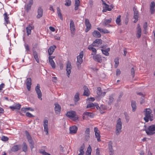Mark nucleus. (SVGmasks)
I'll return each instance as SVG.
<instances>
[{
	"label": "nucleus",
	"mask_w": 155,
	"mask_h": 155,
	"mask_svg": "<svg viewBox=\"0 0 155 155\" xmlns=\"http://www.w3.org/2000/svg\"><path fill=\"white\" fill-rule=\"evenodd\" d=\"M25 134L28 141L30 144V148L32 150L34 147V143L29 133L26 130L25 131Z\"/></svg>",
	"instance_id": "obj_3"
},
{
	"label": "nucleus",
	"mask_w": 155,
	"mask_h": 155,
	"mask_svg": "<svg viewBox=\"0 0 155 155\" xmlns=\"http://www.w3.org/2000/svg\"><path fill=\"white\" fill-rule=\"evenodd\" d=\"M66 3L64 5L65 6H69L71 5V0H65Z\"/></svg>",
	"instance_id": "obj_49"
},
{
	"label": "nucleus",
	"mask_w": 155,
	"mask_h": 155,
	"mask_svg": "<svg viewBox=\"0 0 155 155\" xmlns=\"http://www.w3.org/2000/svg\"><path fill=\"white\" fill-rule=\"evenodd\" d=\"M57 14L58 17L60 18V19L61 20H63V18L62 15L61 13V10L59 8V7H57Z\"/></svg>",
	"instance_id": "obj_38"
},
{
	"label": "nucleus",
	"mask_w": 155,
	"mask_h": 155,
	"mask_svg": "<svg viewBox=\"0 0 155 155\" xmlns=\"http://www.w3.org/2000/svg\"><path fill=\"white\" fill-rule=\"evenodd\" d=\"M31 79L30 78H27L26 79V84L27 88L28 91H30L31 89Z\"/></svg>",
	"instance_id": "obj_21"
},
{
	"label": "nucleus",
	"mask_w": 155,
	"mask_h": 155,
	"mask_svg": "<svg viewBox=\"0 0 155 155\" xmlns=\"http://www.w3.org/2000/svg\"><path fill=\"white\" fill-rule=\"evenodd\" d=\"M96 107V106H95V105H94L93 103H90V104H88L87 106V108H93V107Z\"/></svg>",
	"instance_id": "obj_47"
},
{
	"label": "nucleus",
	"mask_w": 155,
	"mask_h": 155,
	"mask_svg": "<svg viewBox=\"0 0 155 155\" xmlns=\"http://www.w3.org/2000/svg\"><path fill=\"white\" fill-rule=\"evenodd\" d=\"M8 15L7 14V12H5L4 14V20L6 24H10V21L8 19L9 17H8Z\"/></svg>",
	"instance_id": "obj_33"
},
{
	"label": "nucleus",
	"mask_w": 155,
	"mask_h": 155,
	"mask_svg": "<svg viewBox=\"0 0 155 155\" xmlns=\"http://www.w3.org/2000/svg\"><path fill=\"white\" fill-rule=\"evenodd\" d=\"M23 146L22 147V150L24 152H26L27 151V145L25 142L23 143Z\"/></svg>",
	"instance_id": "obj_42"
},
{
	"label": "nucleus",
	"mask_w": 155,
	"mask_h": 155,
	"mask_svg": "<svg viewBox=\"0 0 155 155\" xmlns=\"http://www.w3.org/2000/svg\"><path fill=\"white\" fill-rule=\"evenodd\" d=\"M120 17L121 15H119L118 16L116 21V23L118 25H121V23Z\"/></svg>",
	"instance_id": "obj_41"
},
{
	"label": "nucleus",
	"mask_w": 155,
	"mask_h": 155,
	"mask_svg": "<svg viewBox=\"0 0 155 155\" xmlns=\"http://www.w3.org/2000/svg\"><path fill=\"white\" fill-rule=\"evenodd\" d=\"M38 15L37 18H40L42 16L43 14V10L41 7H39L38 9Z\"/></svg>",
	"instance_id": "obj_16"
},
{
	"label": "nucleus",
	"mask_w": 155,
	"mask_h": 155,
	"mask_svg": "<svg viewBox=\"0 0 155 155\" xmlns=\"http://www.w3.org/2000/svg\"><path fill=\"white\" fill-rule=\"evenodd\" d=\"M78 127L74 125L70 127L69 128L70 133V134H74L77 133Z\"/></svg>",
	"instance_id": "obj_14"
},
{
	"label": "nucleus",
	"mask_w": 155,
	"mask_h": 155,
	"mask_svg": "<svg viewBox=\"0 0 155 155\" xmlns=\"http://www.w3.org/2000/svg\"><path fill=\"white\" fill-rule=\"evenodd\" d=\"M85 115L91 118H93L94 116V114L92 112H85L83 114V119H85Z\"/></svg>",
	"instance_id": "obj_29"
},
{
	"label": "nucleus",
	"mask_w": 155,
	"mask_h": 155,
	"mask_svg": "<svg viewBox=\"0 0 155 155\" xmlns=\"http://www.w3.org/2000/svg\"><path fill=\"white\" fill-rule=\"evenodd\" d=\"M93 59L94 61L98 62L101 63L102 62L101 56L99 54L94 55L93 56Z\"/></svg>",
	"instance_id": "obj_13"
},
{
	"label": "nucleus",
	"mask_w": 155,
	"mask_h": 155,
	"mask_svg": "<svg viewBox=\"0 0 155 155\" xmlns=\"http://www.w3.org/2000/svg\"><path fill=\"white\" fill-rule=\"evenodd\" d=\"M40 86L39 84H37V86L35 87V90L38 95V98L41 100H42L41 97L42 96V94L40 89Z\"/></svg>",
	"instance_id": "obj_7"
},
{
	"label": "nucleus",
	"mask_w": 155,
	"mask_h": 155,
	"mask_svg": "<svg viewBox=\"0 0 155 155\" xmlns=\"http://www.w3.org/2000/svg\"><path fill=\"white\" fill-rule=\"evenodd\" d=\"M102 43V40L100 39H97L94 41L92 44H91L94 47H98Z\"/></svg>",
	"instance_id": "obj_9"
},
{
	"label": "nucleus",
	"mask_w": 155,
	"mask_h": 155,
	"mask_svg": "<svg viewBox=\"0 0 155 155\" xmlns=\"http://www.w3.org/2000/svg\"><path fill=\"white\" fill-rule=\"evenodd\" d=\"M28 110H29V109L27 108H26L25 107L22 108L21 109V111H22L24 113L26 111Z\"/></svg>",
	"instance_id": "obj_59"
},
{
	"label": "nucleus",
	"mask_w": 155,
	"mask_h": 155,
	"mask_svg": "<svg viewBox=\"0 0 155 155\" xmlns=\"http://www.w3.org/2000/svg\"><path fill=\"white\" fill-rule=\"evenodd\" d=\"M80 1L79 0H75V3L74 5H80Z\"/></svg>",
	"instance_id": "obj_62"
},
{
	"label": "nucleus",
	"mask_w": 155,
	"mask_h": 155,
	"mask_svg": "<svg viewBox=\"0 0 155 155\" xmlns=\"http://www.w3.org/2000/svg\"><path fill=\"white\" fill-rule=\"evenodd\" d=\"M74 101L75 102V104L76 103V102L78 101H79L80 99L79 97V92H77L75 94L74 97Z\"/></svg>",
	"instance_id": "obj_39"
},
{
	"label": "nucleus",
	"mask_w": 155,
	"mask_h": 155,
	"mask_svg": "<svg viewBox=\"0 0 155 155\" xmlns=\"http://www.w3.org/2000/svg\"><path fill=\"white\" fill-rule=\"evenodd\" d=\"M67 117L71 118H72L76 116V113L75 111H71L68 112L66 114Z\"/></svg>",
	"instance_id": "obj_19"
},
{
	"label": "nucleus",
	"mask_w": 155,
	"mask_h": 155,
	"mask_svg": "<svg viewBox=\"0 0 155 155\" xmlns=\"http://www.w3.org/2000/svg\"><path fill=\"white\" fill-rule=\"evenodd\" d=\"M112 144V143L111 141L109 142L108 143V148L109 150V154L110 155H113L114 154V150L113 149Z\"/></svg>",
	"instance_id": "obj_25"
},
{
	"label": "nucleus",
	"mask_w": 155,
	"mask_h": 155,
	"mask_svg": "<svg viewBox=\"0 0 155 155\" xmlns=\"http://www.w3.org/2000/svg\"><path fill=\"white\" fill-rule=\"evenodd\" d=\"M131 106L132 108V111L133 112L135 111L137 109V106L136 102L135 101H131Z\"/></svg>",
	"instance_id": "obj_32"
},
{
	"label": "nucleus",
	"mask_w": 155,
	"mask_h": 155,
	"mask_svg": "<svg viewBox=\"0 0 155 155\" xmlns=\"http://www.w3.org/2000/svg\"><path fill=\"white\" fill-rule=\"evenodd\" d=\"M25 47L26 49V51L27 52L30 51V48L29 46L28 45H25Z\"/></svg>",
	"instance_id": "obj_58"
},
{
	"label": "nucleus",
	"mask_w": 155,
	"mask_h": 155,
	"mask_svg": "<svg viewBox=\"0 0 155 155\" xmlns=\"http://www.w3.org/2000/svg\"><path fill=\"white\" fill-rule=\"evenodd\" d=\"M94 46H93V45H91L88 46V48L90 50H91L93 53H92L91 54V55H95L97 53V50L96 49L93 48Z\"/></svg>",
	"instance_id": "obj_30"
},
{
	"label": "nucleus",
	"mask_w": 155,
	"mask_h": 155,
	"mask_svg": "<svg viewBox=\"0 0 155 155\" xmlns=\"http://www.w3.org/2000/svg\"><path fill=\"white\" fill-rule=\"evenodd\" d=\"M95 106L97 110L102 109L103 110H104L106 109V107L104 105H101V106L99 107L98 104H95Z\"/></svg>",
	"instance_id": "obj_37"
},
{
	"label": "nucleus",
	"mask_w": 155,
	"mask_h": 155,
	"mask_svg": "<svg viewBox=\"0 0 155 155\" xmlns=\"http://www.w3.org/2000/svg\"><path fill=\"white\" fill-rule=\"evenodd\" d=\"M110 50V48H107L105 49H101V51L102 52V53L105 55L106 56H108L109 55V53L108 52Z\"/></svg>",
	"instance_id": "obj_35"
},
{
	"label": "nucleus",
	"mask_w": 155,
	"mask_h": 155,
	"mask_svg": "<svg viewBox=\"0 0 155 155\" xmlns=\"http://www.w3.org/2000/svg\"><path fill=\"white\" fill-rule=\"evenodd\" d=\"M115 96V94H112L109 96V100L108 102V104L109 105H110L113 102Z\"/></svg>",
	"instance_id": "obj_31"
},
{
	"label": "nucleus",
	"mask_w": 155,
	"mask_h": 155,
	"mask_svg": "<svg viewBox=\"0 0 155 155\" xmlns=\"http://www.w3.org/2000/svg\"><path fill=\"white\" fill-rule=\"evenodd\" d=\"M72 68L71 63L69 61H68L66 64V68Z\"/></svg>",
	"instance_id": "obj_56"
},
{
	"label": "nucleus",
	"mask_w": 155,
	"mask_h": 155,
	"mask_svg": "<svg viewBox=\"0 0 155 155\" xmlns=\"http://www.w3.org/2000/svg\"><path fill=\"white\" fill-rule=\"evenodd\" d=\"M137 33L136 34V36L138 38H140L141 35V30L140 26L139 24L137 25Z\"/></svg>",
	"instance_id": "obj_18"
},
{
	"label": "nucleus",
	"mask_w": 155,
	"mask_h": 155,
	"mask_svg": "<svg viewBox=\"0 0 155 155\" xmlns=\"http://www.w3.org/2000/svg\"><path fill=\"white\" fill-rule=\"evenodd\" d=\"M85 25L86 26L85 31L86 32H87L91 29V25L88 19H85Z\"/></svg>",
	"instance_id": "obj_10"
},
{
	"label": "nucleus",
	"mask_w": 155,
	"mask_h": 155,
	"mask_svg": "<svg viewBox=\"0 0 155 155\" xmlns=\"http://www.w3.org/2000/svg\"><path fill=\"white\" fill-rule=\"evenodd\" d=\"M114 61L115 63L114 67L116 68L119 64V59L118 58H116L115 59Z\"/></svg>",
	"instance_id": "obj_46"
},
{
	"label": "nucleus",
	"mask_w": 155,
	"mask_h": 155,
	"mask_svg": "<svg viewBox=\"0 0 155 155\" xmlns=\"http://www.w3.org/2000/svg\"><path fill=\"white\" fill-rule=\"evenodd\" d=\"M95 136L97 138V140L98 142H100L101 141V140L100 139L101 136L100 135V134H99V132H96L95 133Z\"/></svg>",
	"instance_id": "obj_44"
},
{
	"label": "nucleus",
	"mask_w": 155,
	"mask_h": 155,
	"mask_svg": "<svg viewBox=\"0 0 155 155\" xmlns=\"http://www.w3.org/2000/svg\"><path fill=\"white\" fill-rule=\"evenodd\" d=\"M1 140L3 141H6L8 140V138L6 137L3 136L2 137Z\"/></svg>",
	"instance_id": "obj_53"
},
{
	"label": "nucleus",
	"mask_w": 155,
	"mask_h": 155,
	"mask_svg": "<svg viewBox=\"0 0 155 155\" xmlns=\"http://www.w3.org/2000/svg\"><path fill=\"white\" fill-rule=\"evenodd\" d=\"M147 22H145L143 26V28L144 29V30L146 32V31L147 30Z\"/></svg>",
	"instance_id": "obj_55"
},
{
	"label": "nucleus",
	"mask_w": 155,
	"mask_h": 155,
	"mask_svg": "<svg viewBox=\"0 0 155 155\" xmlns=\"http://www.w3.org/2000/svg\"><path fill=\"white\" fill-rule=\"evenodd\" d=\"M150 12L151 14H153L155 12V3L154 2H151L150 4Z\"/></svg>",
	"instance_id": "obj_26"
},
{
	"label": "nucleus",
	"mask_w": 155,
	"mask_h": 155,
	"mask_svg": "<svg viewBox=\"0 0 155 155\" xmlns=\"http://www.w3.org/2000/svg\"><path fill=\"white\" fill-rule=\"evenodd\" d=\"M135 71L134 68H132L131 69V75L132 76V77L133 78L135 76Z\"/></svg>",
	"instance_id": "obj_51"
},
{
	"label": "nucleus",
	"mask_w": 155,
	"mask_h": 155,
	"mask_svg": "<svg viewBox=\"0 0 155 155\" xmlns=\"http://www.w3.org/2000/svg\"><path fill=\"white\" fill-rule=\"evenodd\" d=\"M72 68H66V70L67 71V75L69 77V75L71 72V69Z\"/></svg>",
	"instance_id": "obj_50"
},
{
	"label": "nucleus",
	"mask_w": 155,
	"mask_h": 155,
	"mask_svg": "<svg viewBox=\"0 0 155 155\" xmlns=\"http://www.w3.org/2000/svg\"><path fill=\"white\" fill-rule=\"evenodd\" d=\"M48 60L49 62L52 67L53 68H55V64L53 60H51L50 59H49Z\"/></svg>",
	"instance_id": "obj_43"
},
{
	"label": "nucleus",
	"mask_w": 155,
	"mask_h": 155,
	"mask_svg": "<svg viewBox=\"0 0 155 155\" xmlns=\"http://www.w3.org/2000/svg\"><path fill=\"white\" fill-rule=\"evenodd\" d=\"M96 154L97 155H100V150L99 148H97L96 150Z\"/></svg>",
	"instance_id": "obj_64"
},
{
	"label": "nucleus",
	"mask_w": 155,
	"mask_h": 155,
	"mask_svg": "<svg viewBox=\"0 0 155 155\" xmlns=\"http://www.w3.org/2000/svg\"><path fill=\"white\" fill-rule=\"evenodd\" d=\"M104 6L105 7L104 8L106 9V10H107L108 11H111V8H109L110 6L109 5L107 4ZM103 8H104V7Z\"/></svg>",
	"instance_id": "obj_52"
},
{
	"label": "nucleus",
	"mask_w": 155,
	"mask_h": 155,
	"mask_svg": "<svg viewBox=\"0 0 155 155\" xmlns=\"http://www.w3.org/2000/svg\"><path fill=\"white\" fill-rule=\"evenodd\" d=\"M83 57V51H82L80 53L79 55L77 57V65L78 67L79 68L81 64L83 62L82 58Z\"/></svg>",
	"instance_id": "obj_6"
},
{
	"label": "nucleus",
	"mask_w": 155,
	"mask_h": 155,
	"mask_svg": "<svg viewBox=\"0 0 155 155\" xmlns=\"http://www.w3.org/2000/svg\"><path fill=\"white\" fill-rule=\"evenodd\" d=\"M21 104H17L13 106L9 107V108L11 109L12 110L14 111L15 109L19 110L21 108Z\"/></svg>",
	"instance_id": "obj_24"
},
{
	"label": "nucleus",
	"mask_w": 155,
	"mask_h": 155,
	"mask_svg": "<svg viewBox=\"0 0 155 155\" xmlns=\"http://www.w3.org/2000/svg\"><path fill=\"white\" fill-rule=\"evenodd\" d=\"M133 9L134 13V18L135 20H137V21H138V18L139 17L138 11L137 10V9L135 7H134Z\"/></svg>",
	"instance_id": "obj_17"
},
{
	"label": "nucleus",
	"mask_w": 155,
	"mask_h": 155,
	"mask_svg": "<svg viewBox=\"0 0 155 155\" xmlns=\"http://www.w3.org/2000/svg\"><path fill=\"white\" fill-rule=\"evenodd\" d=\"M85 147V146L84 144L81 146L79 152H84V149Z\"/></svg>",
	"instance_id": "obj_54"
},
{
	"label": "nucleus",
	"mask_w": 155,
	"mask_h": 155,
	"mask_svg": "<svg viewBox=\"0 0 155 155\" xmlns=\"http://www.w3.org/2000/svg\"><path fill=\"white\" fill-rule=\"evenodd\" d=\"M55 107H54V110L55 112L57 114H59L60 113L61 107V106L58 103L54 104Z\"/></svg>",
	"instance_id": "obj_11"
},
{
	"label": "nucleus",
	"mask_w": 155,
	"mask_h": 155,
	"mask_svg": "<svg viewBox=\"0 0 155 155\" xmlns=\"http://www.w3.org/2000/svg\"><path fill=\"white\" fill-rule=\"evenodd\" d=\"M70 28L71 30V33L72 37H73L75 35V27L74 22L71 19L70 21Z\"/></svg>",
	"instance_id": "obj_5"
},
{
	"label": "nucleus",
	"mask_w": 155,
	"mask_h": 155,
	"mask_svg": "<svg viewBox=\"0 0 155 155\" xmlns=\"http://www.w3.org/2000/svg\"><path fill=\"white\" fill-rule=\"evenodd\" d=\"M56 48V46L53 45L51 46L48 49V52L49 55H51L53 53L55 49Z\"/></svg>",
	"instance_id": "obj_27"
},
{
	"label": "nucleus",
	"mask_w": 155,
	"mask_h": 155,
	"mask_svg": "<svg viewBox=\"0 0 155 155\" xmlns=\"http://www.w3.org/2000/svg\"><path fill=\"white\" fill-rule=\"evenodd\" d=\"M124 114L125 115V117L126 120V121L127 122H128L129 121V117L126 112H124Z\"/></svg>",
	"instance_id": "obj_48"
},
{
	"label": "nucleus",
	"mask_w": 155,
	"mask_h": 155,
	"mask_svg": "<svg viewBox=\"0 0 155 155\" xmlns=\"http://www.w3.org/2000/svg\"><path fill=\"white\" fill-rule=\"evenodd\" d=\"M40 153L42 154L43 155H50V154L46 152L45 150L41 149L40 150Z\"/></svg>",
	"instance_id": "obj_45"
},
{
	"label": "nucleus",
	"mask_w": 155,
	"mask_h": 155,
	"mask_svg": "<svg viewBox=\"0 0 155 155\" xmlns=\"http://www.w3.org/2000/svg\"><path fill=\"white\" fill-rule=\"evenodd\" d=\"M122 124L121 119L120 118H119L117 121V124L116 125L115 133L117 135H118L122 131Z\"/></svg>",
	"instance_id": "obj_2"
},
{
	"label": "nucleus",
	"mask_w": 155,
	"mask_h": 155,
	"mask_svg": "<svg viewBox=\"0 0 155 155\" xmlns=\"http://www.w3.org/2000/svg\"><path fill=\"white\" fill-rule=\"evenodd\" d=\"M91 147L89 145L88 147H87V150L86 152V155H91Z\"/></svg>",
	"instance_id": "obj_40"
},
{
	"label": "nucleus",
	"mask_w": 155,
	"mask_h": 155,
	"mask_svg": "<svg viewBox=\"0 0 155 155\" xmlns=\"http://www.w3.org/2000/svg\"><path fill=\"white\" fill-rule=\"evenodd\" d=\"M48 120H44L43 124L44 127V131L46 133V134L47 135L48 134Z\"/></svg>",
	"instance_id": "obj_12"
},
{
	"label": "nucleus",
	"mask_w": 155,
	"mask_h": 155,
	"mask_svg": "<svg viewBox=\"0 0 155 155\" xmlns=\"http://www.w3.org/2000/svg\"><path fill=\"white\" fill-rule=\"evenodd\" d=\"M143 111L145 112L144 120L146 122H148L149 120L152 121L153 120V114H151L152 111L150 109H145Z\"/></svg>",
	"instance_id": "obj_1"
},
{
	"label": "nucleus",
	"mask_w": 155,
	"mask_h": 155,
	"mask_svg": "<svg viewBox=\"0 0 155 155\" xmlns=\"http://www.w3.org/2000/svg\"><path fill=\"white\" fill-rule=\"evenodd\" d=\"M33 4V0H30L28 3L25 6V9L27 12H28L31 10V6Z\"/></svg>",
	"instance_id": "obj_8"
},
{
	"label": "nucleus",
	"mask_w": 155,
	"mask_h": 155,
	"mask_svg": "<svg viewBox=\"0 0 155 155\" xmlns=\"http://www.w3.org/2000/svg\"><path fill=\"white\" fill-rule=\"evenodd\" d=\"M26 115L28 117H34V116L31 114L30 113L28 112H27L26 114Z\"/></svg>",
	"instance_id": "obj_57"
},
{
	"label": "nucleus",
	"mask_w": 155,
	"mask_h": 155,
	"mask_svg": "<svg viewBox=\"0 0 155 155\" xmlns=\"http://www.w3.org/2000/svg\"><path fill=\"white\" fill-rule=\"evenodd\" d=\"M34 28V26H31L30 25L26 28V32L28 36L31 34V30Z\"/></svg>",
	"instance_id": "obj_28"
},
{
	"label": "nucleus",
	"mask_w": 155,
	"mask_h": 155,
	"mask_svg": "<svg viewBox=\"0 0 155 155\" xmlns=\"http://www.w3.org/2000/svg\"><path fill=\"white\" fill-rule=\"evenodd\" d=\"M146 133L148 135H152L155 133V125L152 124L148 127V129H145Z\"/></svg>",
	"instance_id": "obj_4"
},
{
	"label": "nucleus",
	"mask_w": 155,
	"mask_h": 155,
	"mask_svg": "<svg viewBox=\"0 0 155 155\" xmlns=\"http://www.w3.org/2000/svg\"><path fill=\"white\" fill-rule=\"evenodd\" d=\"M21 146L20 145H15L11 149V150L12 152H16L20 150L21 148Z\"/></svg>",
	"instance_id": "obj_20"
},
{
	"label": "nucleus",
	"mask_w": 155,
	"mask_h": 155,
	"mask_svg": "<svg viewBox=\"0 0 155 155\" xmlns=\"http://www.w3.org/2000/svg\"><path fill=\"white\" fill-rule=\"evenodd\" d=\"M97 93L99 96H104L105 95L106 92H102L101 88L100 87H98L97 88Z\"/></svg>",
	"instance_id": "obj_22"
},
{
	"label": "nucleus",
	"mask_w": 155,
	"mask_h": 155,
	"mask_svg": "<svg viewBox=\"0 0 155 155\" xmlns=\"http://www.w3.org/2000/svg\"><path fill=\"white\" fill-rule=\"evenodd\" d=\"M112 18H110L108 19H105L102 24L104 26H106L111 22Z\"/></svg>",
	"instance_id": "obj_36"
},
{
	"label": "nucleus",
	"mask_w": 155,
	"mask_h": 155,
	"mask_svg": "<svg viewBox=\"0 0 155 155\" xmlns=\"http://www.w3.org/2000/svg\"><path fill=\"white\" fill-rule=\"evenodd\" d=\"M109 31L107 30L106 29H103V31L102 32V33H104V34H105V33H109Z\"/></svg>",
	"instance_id": "obj_63"
},
{
	"label": "nucleus",
	"mask_w": 155,
	"mask_h": 155,
	"mask_svg": "<svg viewBox=\"0 0 155 155\" xmlns=\"http://www.w3.org/2000/svg\"><path fill=\"white\" fill-rule=\"evenodd\" d=\"M92 33L93 35L96 38H99L101 36L100 33L97 31L94 30Z\"/></svg>",
	"instance_id": "obj_34"
},
{
	"label": "nucleus",
	"mask_w": 155,
	"mask_h": 155,
	"mask_svg": "<svg viewBox=\"0 0 155 155\" xmlns=\"http://www.w3.org/2000/svg\"><path fill=\"white\" fill-rule=\"evenodd\" d=\"M84 92L83 95L86 96H89L90 94V92L87 87V86H84L83 87Z\"/></svg>",
	"instance_id": "obj_15"
},
{
	"label": "nucleus",
	"mask_w": 155,
	"mask_h": 155,
	"mask_svg": "<svg viewBox=\"0 0 155 155\" xmlns=\"http://www.w3.org/2000/svg\"><path fill=\"white\" fill-rule=\"evenodd\" d=\"M121 72L120 69H117L116 71V75L117 76H118L120 75V74Z\"/></svg>",
	"instance_id": "obj_61"
},
{
	"label": "nucleus",
	"mask_w": 155,
	"mask_h": 155,
	"mask_svg": "<svg viewBox=\"0 0 155 155\" xmlns=\"http://www.w3.org/2000/svg\"><path fill=\"white\" fill-rule=\"evenodd\" d=\"M32 50L33 51V55L34 57V58L37 62L38 63L39 62V61L38 57V53L35 51V49L34 48H32Z\"/></svg>",
	"instance_id": "obj_23"
},
{
	"label": "nucleus",
	"mask_w": 155,
	"mask_h": 155,
	"mask_svg": "<svg viewBox=\"0 0 155 155\" xmlns=\"http://www.w3.org/2000/svg\"><path fill=\"white\" fill-rule=\"evenodd\" d=\"M123 95L122 94H121L118 96V98L117 99V102H120L121 100V98L122 97Z\"/></svg>",
	"instance_id": "obj_60"
}]
</instances>
